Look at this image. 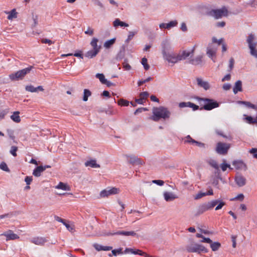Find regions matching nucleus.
<instances>
[{"label":"nucleus","instance_id":"obj_39","mask_svg":"<svg viewBox=\"0 0 257 257\" xmlns=\"http://www.w3.org/2000/svg\"><path fill=\"white\" fill-rule=\"evenodd\" d=\"M91 95V92L87 89H84L83 100L86 101L88 100V98Z\"/></svg>","mask_w":257,"mask_h":257},{"label":"nucleus","instance_id":"obj_26","mask_svg":"<svg viewBox=\"0 0 257 257\" xmlns=\"http://www.w3.org/2000/svg\"><path fill=\"white\" fill-rule=\"evenodd\" d=\"M125 48H126V46L124 45H123L121 47L119 51L116 55V60H121L124 58V57L125 56Z\"/></svg>","mask_w":257,"mask_h":257},{"label":"nucleus","instance_id":"obj_42","mask_svg":"<svg viewBox=\"0 0 257 257\" xmlns=\"http://www.w3.org/2000/svg\"><path fill=\"white\" fill-rule=\"evenodd\" d=\"M245 116V119L246 120L247 122L249 124H253V123H256L257 124V120L253 118L251 116H247L246 115H244Z\"/></svg>","mask_w":257,"mask_h":257},{"label":"nucleus","instance_id":"obj_41","mask_svg":"<svg viewBox=\"0 0 257 257\" xmlns=\"http://www.w3.org/2000/svg\"><path fill=\"white\" fill-rule=\"evenodd\" d=\"M196 237L202 238L201 240V242H212V240L210 238L205 237L201 234L197 233L196 234Z\"/></svg>","mask_w":257,"mask_h":257},{"label":"nucleus","instance_id":"obj_9","mask_svg":"<svg viewBox=\"0 0 257 257\" xmlns=\"http://www.w3.org/2000/svg\"><path fill=\"white\" fill-rule=\"evenodd\" d=\"M163 58L167 61L169 63L175 64L179 61L178 55H176L173 52H170L163 55Z\"/></svg>","mask_w":257,"mask_h":257},{"label":"nucleus","instance_id":"obj_56","mask_svg":"<svg viewBox=\"0 0 257 257\" xmlns=\"http://www.w3.org/2000/svg\"><path fill=\"white\" fill-rule=\"evenodd\" d=\"M244 198V195L243 194H239L235 197L232 198L230 199L231 201H234L235 200H238L240 201H242Z\"/></svg>","mask_w":257,"mask_h":257},{"label":"nucleus","instance_id":"obj_4","mask_svg":"<svg viewBox=\"0 0 257 257\" xmlns=\"http://www.w3.org/2000/svg\"><path fill=\"white\" fill-rule=\"evenodd\" d=\"M186 250L189 252L207 253L208 249L202 244L194 243L186 246Z\"/></svg>","mask_w":257,"mask_h":257},{"label":"nucleus","instance_id":"obj_16","mask_svg":"<svg viewBox=\"0 0 257 257\" xmlns=\"http://www.w3.org/2000/svg\"><path fill=\"white\" fill-rule=\"evenodd\" d=\"M203 55H198L195 58L191 59L188 63L193 65H201L202 63Z\"/></svg>","mask_w":257,"mask_h":257},{"label":"nucleus","instance_id":"obj_11","mask_svg":"<svg viewBox=\"0 0 257 257\" xmlns=\"http://www.w3.org/2000/svg\"><path fill=\"white\" fill-rule=\"evenodd\" d=\"M232 164L236 170H243L245 171L247 169L246 164L241 160H234L232 162Z\"/></svg>","mask_w":257,"mask_h":257},{"label":"nucleus","instance_id":"obj_60","mask_svg":"<svg viewBox=\"0 0 257 257\" xmlns=\"http://www.w3.org/2000/svg\"><path fill=\"white\" fill-rule=\"evenodd\" d=\"M148 109L145 107H140L136 110V111L134 112V114L137 115V114L139 113H141L143 111H147Z\"/></svg>","mask_w":257,"mask_h":257},{"label":"nucleus","instance_id":"obj_54","mask_svg":"<svg viewBox=\"0 0 257 257\" xmlns=\"http://www.w3.org/2000/svg\"><path fill=\"white\" fill-rule=\"evenodd\" d=\"M185 142L188 143H192V144H195L196 143V141L193 139L190 135H188L186 138H185Z\"/></svg>","mask_w":257,"mask_h":257},{"label":"nucleus","instance_id":"obj_31","mask_svg":"<svg viewBox=\"0 0 257 257\" xmlns=\"http://www.w3.org/2000/svg\"><path fill=\"white\" fill-rule=\"evenodd\" d=\"M113 25L114 27H118V26H120V27H128V24L125 23V22H122L119 19H116L113 22Z\"/></svg>","mask_w":257,"mask_h":257},{"label":"nucleus","instance_id":"obj_51","mask_svg":"<svg viewBox=\"0 0 257 257\" xmlns=\"http://www.w3.org/2000/svg\"><path fill=\"white\" fill-rule=\"evenodd\" d=\"M220 167L222 171L224 172L227 168H230V165L225 163V160H223V163L221 164Z\"/></svg>","mask_w":257,"mask_h":257},{"label":"nucleus","instance_id":"obj_12","mask_svg":"<svg viewBox=\"0 0 257 257\" xmlns=\"http://www.w3.org/2000/svg\"><path fill=\"white\" fill-rule=\"evenodd\" d=\"M234 180L236 184L239 187H242L246 183L245 178L241 174H238L235 176Z\"/></svg>","mask_w":257,"mask_h":257},{"label":"nucleus","instance_id":"obj_43","mask_svg":"<svg viewBox=\"0 0 257 257\" xmlns=\"http://www.w3.org/2000/svg\"><path fill=\"white\" fill-rule=\"evenodd\" d=\"M9 13V15L8 16V19L9 20H12L13 18H16L17 17V13L16 12L15 9L12 10Z\"/></svg>","mask_w":257,"mask_h":257},{"label":"nucleus","instance_id":"obj_38","mask_svg":"<svg viewBox=\"0 0 257 257\" xmlns=\"http://www.w3.org/2000/svg\"><path fill=\"white\" fill-rule=\"evenodd\" d=\"M72 55H73L75 57H79L81 59L83 58V55L82 54L81 51H78L77 52L73 54H71V53H69V54H63L62 55V56L65 57V56H72Z\"/></svg>","mask_w":257,"mask_h":257},{"label":"nucleus","instance_id":"obj_46","mask_svg":"<svg viewBox=\"0 0 257 257\" xmlns=\"http://www.w3.org/2000/svg\"><path fill=\"white\" fill-rule=\"evenodd\" d=\"M148 60L146 58L144 57L142 59L141 63L143 65L144 69L148 70L150 68V65L148 64Z\"/></svg>","mask_w":257,"mask_h":257},{"label":"nucleus","instance_id":"obj_7","mask_svg":"<svg viewBox=\"0 0 257 257\" xmlns=\"http://www.w3.org/2000/svg\"><path fill=\"white\" fill-rule=\"evenodd\" d=\"M230 147L229 144L218 142L215 148L217 153L220 155H226Z\"/></svg>","mask_w":257,"mask_h":257},{"label":"nucleus","instance_id":"obj_59","mask_svg":"<svg viewBox=\"0 0 257 257\" xmlns=\"http://www.w3.org/2000/svg\"><path fill=\"white\" fill-rule=\"evenodd\" d=\"M111 252H112V254L114 256L117 255V254H121V253H123L122 252V248H119L117 249H113V250H112Z\"/></svg>","mask_w":257,"mask_h":257},{"label":"nucleus","instance_id":"obj_23","mask_svg":"<svg viewBox=\"0 0 257 257\" xmlns=\"http://www.w3.org/2000/svg\"><path fill=\"white\" fill-rule=\"evenodd\" d=\"M164 197L165 200L168 202L172 201L177 198V197L174 194H173L172 192H165L164 193Z\"/></svg>","mask_w":257,"mask_h":257},{"label":"nucleus","instance_id":"obj_58","mask_svg":"<svg viewBox=\"0 0 257 257\" xmlns=\"http://www.w3.org/2000/svg\"><path fill=\"white\" fill-rule=\"evenodd\" d=\"M205 196V192H199L198 194H197L194 197V199L198 200L202 197Z\"/></svg>","mask_w":257,"mask_h":257},{"label":"nucleus","instance_id":"obj_44","mask_svg":"<svg viewBox=\"0 0 257 257\" xmlns=\"http://www.w3.org/2000/svg\"><path fill=\"white\" fill-rule=\"evenodd\" d=\"M95 76L97 78L99 79L102 84H104L105 82H106V79L102 73H97Z\"/></svg>","mask_w":257,"mask_h":257},{"label":"nucleus","instance_id":"obj_6","mask_svg":"<svg viewBox=\"0 0 257 257\" xmlns=\"http://www.w3.org/2000/svg\"><path fill=\"white\" fill-rule=\"evenodd\" d=\"M215 203L216 202H215L210 201L206 203H203L202 204L200 205L197 209L195 215H200L203 214L205 211L212 209L214 207H215Z\"/></svg>","mask_w":257,"mask_h":257},{"label":"nucleus","instance_id":"obj_1","mask_svg":"<svg viewBox=\"0 0 257 257\" xmlns=\"http://www.w3.org/2000/svg\"><path fill=\"white\" fill-rule=\"evenodd\" d=\"M196 100L199 101L201 105L200 110H211L219 106V103L213 99L194 96Z\"/></svg>","mask_w":257,"mask_h":257},{"label":"nucleus","instance_id":"obj_35","mask_svg":"<svg viewBox=\"0 0 257 257\" xmlns=\"http://www.w3.org/2000/svg\"><path fill=\"white\" fill-rule=\"evenodd\" d=\"M202 9L204 11L203 15L212 17L213 9H211L208 6H204L202 7Z\"/></svg>","mask_w":257,"mask_h":257},{"label":"nucleus","instance_id":"obj_3","mask_svg":"<svg viewBox=\"0 0 257 257\" xmlns=\"http://www.w3.org/2000/svg\"><path fill=\"white\" fill-rule=\"evenodd\" d=\"M33 66H30L27 68L19 70L15 73H12L9 75L10 79L12 81H16L23 79L26 74L29 73Z\"/></svg>","mask_w":257,"mask_h":257},{"label":"nucleus","instance_id":"obj_53","mask_svg":"<svg viewBox=\"0 0 257 257\" xmlns=\"http://www.w3.org/2000/svg\"><path fill=\"white\" fill-rule=\"evenodd\" d=\"M127 60L125 59L124 62L122 63L123 68L125 70H130L132 69V67L127 62Z\"/></svg>","mask_w":257,"mask_h":257},{"label":"nucleus","instance_id":"obj_61","mask_svg":"<svg viewBox=\"0 0 257 257\" xmlns=\"http://www.w3.org/2000/svg\"><path fill=\"white\" fill-rule=\"evenodd\" d=\"M33 180V177L32 176H26L25 178V182H26V184L28 185H29L32 181Z\"/></svg>","mask_w":257,"mask_h":257},{"label":"nucleus","instance_id":"obj_62","mask_svg":"<svg viewBox=\"0 0 257 257\" xmlns=\"http://www.w3.org/2000/svg\"><path fill=\"white\" fill-rule=\"evenodd\" d=\"M149 95V93L147 91H144L140 93V97L146 99Z\"/></svg>","mask_w":257,"mask_h":257},{"label":"nucleus","instance_id":"obj_36","mask_svg":"<svg viewBox=\"0 0 257 257\" xmlns=\"http://www.w3.org/2000/svg\"><path fill=\"white\" fill-rule=\"evenodd\" d=\"M98 40L96 38H93L90 42V45L92 47L93 49L94 50H98L99 51H100L101 46L97 45V42Z\"/></svg>","mask_w":257,"mask_h":257},{"label":"nucleus","instance_id":"obj_21","mask_svg":"<svg viewBox=\"0 0 257 257\" xmlns=\"http://www.w3.org/2000/svg\"><path fill=\"white\" fill-rule=\"evenodd\" d=\"M93 246L95 248V249L97 251L104 250L107 251L111 250L112 248V246H103L98 243H94Z\"/></svg>","mask_w":257,"mask_h":257},{"label":"nucleus","instance_id":"obj_63","mask_svg":"<svg viewBox=\"0 0 257 257\" xmlns=\"http://www.w3.org/2000/svg\"><path fill=\"white\" fill-rule=\"evenodd\" d=\"M234 64V59L233 58H231L229 60V68L230 69L229 70L230 71L233 69Z\"/></svg>","mask_w":257,"mask_h":257},{"label":"nucleus","instance_id":"obj_18","mask_svg":"<svg viewBox=\"0 0 257 257\" xmlns=\"http://www.w3.org/2000/svg\"><path fill=\"white\" fill-rule=\"evenodd\" d=\"M47 241L46 238L43 237H34L31 240V242L36 245H42Z\"/></svg>","mask_w":257,"mask_h":257},{"label":"nucleus","instance_id":"obj_8","mask_svg":"<svg viewBox=\"0 0 257 257\" xmlns=\"http://www.w3.org/2000/svg\"><path fill=\"white\" fill-rule=\"evenodd\" d=\"M212 17L215 19H219L222 17H226L228 15V10L225 7H223L220 9L213 10Z\"/></svg>","mask_w":257,"mask_h":257},{"label":"nucleus","instance_id":"obj_48","mask_svg":"<svg viewBox=\"0 0 257 257\" xmlns=\"http://www.w3.org/2000/svg\"><path fill=\"white\" fill-rule=\"evenodd\" d=\"M0 169L7 172H9L10 171L6 163L4 162L1 163Z\"/></svg>","mask_w":257,"mask_h":257},{"label":"nucleus","instance_id":"obj_47","mask_svg":"<svg viewBox=\"0 0 257 257\" xmlns=\"http://www.w3.org/2000/svg\"><path fill=\"white\" fill-rule=\"evenodd\" d=\"M127 158H130L129 163L131 164L135 165L138 160V157L135 156H126Z\"/></svg>","mask_w":257,"mask_h":257},{"label":"nucleus","instance_id":"obj_37","mask_svg":"<svg viewBox=\"0 0 257 257\" xmlns=\"http://www.w3.org/2000/svg\"><path fill=\"white\" fill-rule=\"evenodd\" d=\"M115 38H112L109 40L106 41L104 43V47L106 48H109L111 47V46L114 44V43L115 42Z\"/></svg>","mask_w":257,"mask_h":257},{"label":"nucleus","instance_id":"obj_50","mask_svg":"<svg viewBox=\"0 0 257 257\" xmlns=\"http://www.w3.org/2000/svg\"><path fill=\"white\" fill-rule=\"evenodd\" d=\"M26 90L28 91L31 92H37V88L35 87L34 86L30 85L26 86Z\"/></svg>","mask_w":257,"mask_h":257},{"label":"nucleus","instance_id":"obj_57","mask_svg":"<svg viewBox=\"0 0 257 257\" xmlns=\"http://www.w3.org/2000/svg\"><path fill=\"white\" fill-rule=\"evenodd\" d=\"M223 41V39L221 38L219 40H217L215 37H213L212 39V43H217L218 45L222 44Z\"/></svg>","mask_w":257,"mask_h":257},{"label":"nucleus","instance_id":"obj_14","mask_svg":"<svg viewBox=\"0 0 257 257\" xmlns=\"http://www.w3.org/2000/svg\"><path fill=\"white\" fill-rule=\"evenodd\" d=\"M162 55H166V53L170 52L171 49V46L167 40H164L162 44Z\"/></svg>","mask_w":257,"mask_h":257},{"label":"nucleus","instance_id":"obj_22","mask_svg":"<svg viewBox=\"0 0 257 257\" xmlns=\"http://www.w3.org/2000/svg\"><path fill=\"white\" fill-rule=\"evenodd\" d=\"M196 80L197 84L200 87L203 88L206 90L210 88V85L208 82L204 81L200 78H197Z\"/></svg>","mask_w":257,"mask_h":257},{"label":"nucleus","instance_id":"obj_28","mask_svg":"<svg viewBox=\"0 0 257 257\" xmlns=\"http://www.w3.org/2000/svg\"><path fill=\"white\" fill-rule=\"evenodd\" d=\"M210 202H216L215 204V206L217 205L216 207H215V210H218L219 209H221L223 206L225 205V202L223 201L221 199H216V200H213L211 201Z\"/></svg>","mask_w":257,"mask_h":257},{"label":"nucleus","instance_id":"obj_2","mask_svg":"<svg viewBox=\"0 0 257 257\" xmlns=\"http://www.w3.org/2000/svg\"><path fill=\"white\" fill-rule=\"evenodd\" d=\"M153 116L152 119L155 121L159 120L161 118L166 119L170 117L171 112L168 108L164 106L154 108L153 111Z\"/></svg>","mask_w":257,"mask_h":257},{"label":"nucleus","instance_id":"obj_55","mask_svg":"<svg viewBox=\"0 0 257 257\" xmlns=\"http://www.w3.org/2000/svg\"><path fill=\"white\" fill-rule=\"evenodd\" d=\"M249 153L252 155L254 158L257 159V148H251Z\"/></svg>","mask_w":257,"mask_h":257},{"label":"nucleus","instance_id":"obj_17","mask_svg":"<svg viewBox=\"0 0 257 257\" xmlns=\"http://www.w3.org/2000/svg\"><path fill=\"white\" fill-rule=\"evenodd\" d=\"M194 52V48H193L190 52H187L185 50L183 51L181 53L178 54L179 61L186 59L187 57H189L191 55H193Z\"/></svg>","mask_w":257,"mask_h":257},{"label":"nucleus","instance_id":"obj_33","mask_svg":"<svg viewBox=\"0 0 257 257\" xmlns=\"http://www.w3.org/2000/svg\"><path fill=\"white\" fill-rule=\"evenodd\" d=\"M210 244V247L212 251H215L219 249V248L221 247V243L218 241L208 242Z\"/></svg>","mask_w":257,"mask_h":257},{"label":"nucleus","instance_id":"obj_34","mask_svg":"<svg viewBox=\"0 0 257 257\" xmlns=\"http://www.w3.org/2000/svg\"><path fill=\"white\" fill-rule=\"evenodd\" d=\"M19 111H15L11 116V118L15 122L19 123L21 121V118L19 116Z\"/></svg>","mask_w":257,"mask_h":257},{"label":"nucleus","instance_id":"obj_40","mask_svg":"<svg viewBox=\"0 0 257 257\" xmlns=\"http://www.w3.org/2000/svg\"><path fill=\"white\" fill-rule=\"evenodd\" d=\"M238 103L239 104H242L245 105L246 106L249 108H256V105H255L253 104H252L249 101H238Z\"/></svg>","mask_w":257,"mask_h":257},{"label":"nucleus","instance_id":"obj_13","mask_svg":"<svg viewBox=\"0 0 257 257\" xmlns=\"http://www.w3.org/2000/svg\"><path fill=\"white\" fill-rule=\"evenodd\" d=\"M1 235H4L6 237V240H15L19 238V236L13 232L11 230H9L8 231L3 233Z\"/></svg>","mask_w":257,"mask_h":257},{"label":"nucleus","instance_id":"obj_5","mask_svg":"<svg viewBox=\"0 0 257 257\" xmlns=\"http://www.w3.org/2000/svg\"><path fill=\"white\" fill-rule=\"evenodd\" d=\"M254 39V35L250 34L248 36L246 41L248 43L249 49H250V53L251 55L257 58V50L255 49L257 45V42H253Z\"/></svg>","mask_w":257,"mask_h":257},{"label":"nucleus","instance_id":"obj_19","mask_svg":"<svg viewBox=\"0 0 257 257\" xmlns=\"http://www.w3.org/2000/svg\"><path fill=\"white\" fill-rule=\"evenodd\" d=\"M208 164L211 167H212L213 168H214V169L217 170V172H216V173H217V178L221 180L222 178H221V175L220 174V170H219V166H218V165L217 162L214 160H210L208 162Z\"/></svg>","mask_w":257,"mask_h":257},{"label":"nucleus","instance_id":"obj_29","mask_svg":"<svg viewBox=\"0 0 257 257\" xmlns=\"http://www.w3.org/2000/svg\"><path fill=\"white\" fill-rule=\"evenodd\" d=\"M99 51L98 50H94L92 49V50L87 51L85 54V56L91 59L95 57L96 55L99 53Z\"/></svg>","mask_w":257,"mask_h":257},{"label":"nucleus","instance_id":"obj_20","mask_svg":"<svg viewBox=\"0 0 257 257\" xmlns=\"http://www.w3.org/2000/svg\"><path fill=\"white\" fill-rule=\"evenodd\" d=\"M125 253H127L128 252H131L132 254H139L140 255L143 256L145 255V252H143L140 249H134L131 248H126L124 251Z\"/></svg>","mask_w":257,"mask_h":257},{"label":"nucleus","instance_id":"obj_25","mask_svg":"<svg viewBox=\"0 0 257 257\" xmlns=\"http://www.w3.org/2000/svg\"><path fill=\"white\" fill-rule=\"evenodd\" d=\"M85 166L86 167H90L93 168H100V165L96 163L95 160H90L85 162Z\"/></svg>","mask_w":257,"mask_h":257},{"label":"nucleus","instance_id":"obj_45","mask_svg":"<svg viewBox=\"0 0 257 257\" xmlns=\"http://www.w3.org/2000/svg\"><path fill=\"white\" fill-rule=\"evenodd\" d=\"M129 103H130V102L128 100L122 99V98L120 99L117 101V104L119 105H121V106H127L129 105Z\"/></svg>","mask_w":257,"mask_h":257},{"label":"nucleus","instance_id":"obj_49","mask_svg":"<svg viewBox=\"0 0 257 257\" xmlns=\"http://www.w3.org/2000/svg\"><path fill=\"white\" fill-rule=\"evenodd\" d=\"M153 79V78L151 77H149L147 79L144 80H140L138 82V86H140L142 85L144 83L148 82Z\"/></svg>","mask_w":257,"mask_h":257},{"label":"nucleus","instance_id":"obj_24","mask_svg":"<svg viewBox=\"0 0 257 257\" xmlns=\"http://www.w3.org/2000/svg\"><path fill=\"white\" fill-rule=\"evenodd\" d=\"M242 82L241 80H237L235 83L234 86L233 88V93L235 94L237 93L238 91H242Z\"/></svg>","mask_w":257,"mask_h":257},{"label":"nucleus","instance_id":"obj_64","mask_svg":"<svg viewBox=\"0 0 257 257\" xmlns=\"http://www.w3.org/2000/svg\"><path fill=\"white\" fill-rule=\"evenodd\" d=\"M85 34L89 36H92L93 35V29L90 27H88L87 30L85 31Z\"/></svg>","mask_w":257,"mask_h":257},{"label":"nucleus","instance_id":"obj_32","mask_svg":"<svg viewBox=\"0 0 257 257\" xmlns=\"http://www.w3.org/2000/svg\"><path fill=\"white\" fill-rule=\"evenodd\" d=\"M211 44L209 45V46L207 48L206 54L211 59H213V57H216V50H213L210 48Z\"/></svg>","mask_w":257,"mask_h":257},{"label":"nucleus","instance_id":"obj_27","mask_svg":"<svg viewBox=\"0 0 257 257\" xmlns=\"http://www.w3.org/2000/svg\"><path fill=\"white\" fill-rule=\"evenodd\" d=\"M43 166H37L33 171V175L36 177L41 176V173L44 172Z\"/></svg>","mask_w":257,"mask_h":257},{"label":"nucleus","instance_id":"obj_15","mask_svg":"<svg viewBox=\"0 0 257 257\" xmlns=\"http://www.w3.org/2000/svg\"><path fill=\"white\" fill-rule=\"evenodd\" d=\"M108 235H122L125 236H136L137 234L134 231H118L113 233H109L107 234Z\"/></svg>","mask_w":257,"mask_h":257},{"label":"nucleus","instance_id":"obj_10","mask_svg":"<svg viewBox=\"0 0 257 257\" xmlns=\"http://www.w3.org/2000/svg\"><path fill=\"white\" fill-rule=\"evenodd\" d=\"M118 189L112 187V188H107L106 189H104L100 192V195L101 197H107L110 195L116 194L118 193Z\"/></svg>","mask_w":257,"mask_h":257},{"label":"nucleus","instance_id":"obj_52","mask_svg":"<svg viewBox=\"0 0 257 257\" xmlns=\"http://www.w3.org/2000/svg\"><path fill=\"white\" fill-rule=\"evenodd\" d=\"M18 151V147L16 146H12L11 148L10 153L14 156L16 157L17 156V151Z\"/></svg>","mask_w":257,"mask_h":257},{"label":"nucleus","instance_id":"obj_30","mask_svg":"<svg viewBox=\"0 0 257 257\" xmlns=\"http://www.w3.org/2000/svg\"><path fill=\"white\" fill-rule=\"evenodd\" d=\"M55 188L58 189H61L65 191H69L70 190V187L67 184L63 183L62 182H60L58 185H57Z\"/></svg>","mask_w":257,"mask_h":257}]
</instances>
